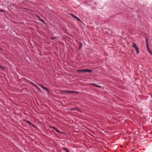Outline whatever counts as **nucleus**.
<instances>
[{"instance_id":"f257e3e1","label":"nucleus","mask_w":152,"mask_h":152,"mask_svg":"<svg viewBox=\"0 0 152 152\" xmlns=\"http://www.w3.org/2000/svg\"><path fill=\"white\" fill-rule=\"evenodd\" d=\"M66 92L67 93H71V94H75L77 93V92L74 91H68L67 90H65L64 91H61V94H63L64 93Z\"/></svg>"},{"instance_id":"f03ea898","label":"nucleus","mask_w":152,"mask_h":152,"mask_svg":"<svg viewBox=\"0 0 152 152\" xmlns=\"http://www.w3.org/2000/svg\"><path fill=\"white\" fill-rule=\"evenodd\" d=\"M38 85L40 86L41 88H43L44 89L47 90L48 92H49L48 90L46 87H44L43 85H42V84H38Z\"/></svg>"},{"instance_id":"7ed1b4c3","label":"nucleus","mask_w":152,"mask_h":152,"mask_svg":"<svg viewBox=\"0 0 152 152\" xmlns=\"http://www.w3.org/2000/svg\"><path fill=\"white\" fill-rule=\"evenodd\" d=\"M132 47H133L134 48L135 50L138 48H137V46H136V45L134 43H132Z\"/></svg>"},{"instance_id":"20e7f679","label":"nucleus","mask_w":152,"mask_h":152,"mask_svg":"<svg viewBox=\"0 0 152 152\" xmlns=\"http://www.w3.org/2000/svg\"><path fill=\"white\" fill-rule=\"evenodd\" d=\"M71 110H76L80 112H81V111L79 109L77 108H75V109H74V108H72V109H71Z\"/></svg>"},{"instance_id":"39448f33","label":"nucleus","mask_w":152,"mask_h":152,"mask_svg":"<svg viewBox=\"0 0 152 152\" xmlns=\"http://www.w3.org/2000/svg\"><path fill=\"white\" fill-rule=\"evenodd\" d=\"M92 71L91 70L88 69H85V72H92Z\"/></svg>"},{"instance_id":"423d86ee","label":"nucleus","mask_w":152,"mask_h":152,"mask_svg":"<svg viewBox=\"0 0 152 152\" xmlns=\"http://www.w3.org/2000/svg\"><path fill=\"white\" fill-rule=\"evenodd\" d=\"M146 48H148L149 46H148V39L147 38L146 39Z\"/></svg>"},{"instance_id":"0eeeda50","label":"nucleus","mask_w":152,"mask_h":152,"mask_svg":"<svg viewBox=\"0 0 152 152\" xmlns=\"http://www.w3.org/2000/svg\"><path fill=\"white\" fill-rule=\"evenodd\" d=\"M77 72H85V69L78 70Z\"/></svg>"},{"instance_id":"6e6552de","label":"nucleus","mask_w":152,"mask_h":152,"mask_svg":"<svg viewBox=\"0 0 152 152\" xmlns=\"http://www.w3.org/2000/svg\"><path fill=\"white\" fill-rule=\"evenodd\" d=\"M34 86H35V87L36 88H37L38 89V90L39 91H41V89L40 88H39L37 86H36V85H35L34 84Z\"/></svg>"},{"instance_id":"1a4fd4ad","label":"nucleus","mask_w":152,"mask_h":152,"mask_svg":"<svg viewBox=\"0 0 152 152\" xmlns=\"http://www.w3.org/2000/svg\"><path fill=\"white\" fill-rule=\"evenodd\" d=\"M63 150L66 151V152L67 151H68V149H67V148H65V147H64L63 148Z\"/></svg>"},{"instance_id":"9d476101","label":"nucleus","mask_w":152,"mask_h":152,"mask_svg":"<svg viewBox=\"0 0 152 152\" xmlns=\"http://www.w3.org/2000/svg\"><path fill=\"white\" fill-rule=\"evenodd\" d=\"M147 49L148 50V52H149L150 53H152V52L151 51V50H150L149 48H147Z\"/></svg>"},{"instance_id":"9b49d317","label":"nucleus","mask_w":152,"mask_h":152,"mask_svg":"<svg viewBox=\"0 0 152 152\" xmlns=\"http://www.w3.org/2000/svg\"><path fill=\"white\" fill-rule=\"evenodd\" d=\"M147 49L148 50V52H149L150 53H152V52L151 51V50H150L149 48H147Z\"/></svg>"},{"instance_id":"f8f14e48","label":"nucleus","mask_w":152,"mask_h":152,"mask_svg":"<svg viewBox=\"0 0 152 152\" xmlns=\"http://www.w3.org/2000/svg\"><path fill=\"white\" fill-rule=\"evenodd\" d=\"M147 49L148 50V52H149L150 53H152V52L151 51V50H150L149 48H147Z\"/></svg>"},{"instance_id":"ddd939ff","label":"nucleus","mask_w":152,"mask_h":152,"mask_svg":"<svg viewBox=\"0 0 152 152\" xmlns=\"http://www.w3.org/2000/svg\"><path fill=\"white\" fill-rule=\"evenodd\" d=\"M79 44H80V46L79 47V49H80L81 47V45H82V44L80 42L79 43Z\"/></svg>"},{"instance_id":"4468645a","label":"nucleus","mask_w":152,"mask_h":152,"mask_svg":"<svg viewBox=\"0 0 152 152\" xmlns=\"http://www.w3.org/2000/svg\"><path fill=\"white\" fill-rule=\"evenodd\" d=\"M70 15L72 16V17H73V18H75L76 17V16H75V15H73L72 14H71Z\"/></svg>"},{"instance_id":"2eb2a0df","label":"nucleus","mask_w":152,"mask_h":152,"mask_svg":"<svg viewBox=\"0 0 152 152\" xmlns=\"http://www.w3.org/2000/svg\"><path fill=\"white\" fill-rule=\"evenodd\" d=\"M51 38L52 39H55L57 38L56 37H53L52 36H51Z\"/></svg>"},{"instance_id":"dca6fc26","label":"nucleus","mask_w":152,"mask_h":152,"mask_svg":"<svg viewBox=\"0 0 152 152\" xmlns=\"http://www.w3.org/2000/svg\"><path fill=\"white\" fill-rule=\"evenodd\" d=\"M136 50V52L137 53H139V50H138V49H137Z\"/></svg>"},{"instance_id":"f3484780","label":"nucleus","mask_w":152,"mask_h":152,"mask_svg":"<svg viewBox=\"0 0 152 152\" xmlns=\"http://www.w3.org/2000/svg\"><path fill=\"white\" fill-rule=\"evenodd\" d=\"M27 122L30 124H32L29 121H27Z\"/></svg>"},{"instance_id":"a211bd4d","label":"nucleus","mask_w":152,"mask_h":152,"mask_svg":"<svg viewBox=\"0 0 152 152\" xmlns=\"http://www.w3.org/2000/svg\"><path fill=\"white\" fill-rule=\"evenodd\" d=\"M40 20L42 21L43 23H44V21L43 20H42V19H40Z\"/></svg>"},{"instance_id":"6ab92c4d","label":"nucleus","mask_w":152,"mask_h":152,"mask_svg":"<svg viewBox=\"0 0 152 152\" xmlns=\"http://www.w3.org/2000/svg\"><path fill=\"white\" fill-rule=\"evenodd\" d=\"M4 10L2 9H0V12H3Z\"/></svg>"},{"instance_id":"aec40b11","label":"nucleus","mask_w":152,"mask_h":152,"mask_svg":"<svg viewBox=\"0 0 152 152\" xmlns=\"http://www.w3.org/2000/svg\"><path fill=\"white\" fill-rule=\"evenodd\" d=\"M54 128V129H55L56 131L57 132H58V130H57L56 128Z\"/></svg>"},{"instance_id":"412c9836","label":"nucleus","mask_w":152,"mask_h":152,"mask_svg":"<svg viewBox=\"0 0 152 152\" xmlns=\"http://www.w3.org/2000/svg\"><path fill=\"white\" fill-rule=\"evenodd\" d=\"M77 19L79 21H80V20L78 18V19Z\"/></svg>"},{"instance_id":"4be33fe9","label":"nucleus","mask_w":152,"mask_h":152,"mask_svg":"<svg viewBox=\"0 0 152 152\" xmlns=\"http://www.w3.org/2000/svg\"><path fill=\"white\" fill-rule=\"evenodd\" d=\"M0 68H1V69H2L3 68V67L0 65Z\"/></svg>"},{"instance_id":"5701e85b","label":"nucleus","mask_w":152,"mask_h":152,"mask_svg":"<svg viewBox=\"0 0 152 152\" xmlns=\"http://www.w3.org/2000/svg\"><path fill=\"white\" fill-rule=\"evenodd\" d=\"M0 68H1V69H2L3 68V67L0 65Z\"/></svg>"},{"instance_id":"b1692460","label":"nucleus","mask_w":152,"mask_h":152,"mask_svg":"<svg viewBox=\"0 0 152 152\" xmlns=\"http://www.w3.org/2000/svg\"><path fill=\"white\" fill-rule=\"evenodd\" d=\"M2 50V49L0 47V51Z\"/></svg>"},{"instance_id":"393cba45","label":"nucleus","mask_w":152,"mask_h":152,"mask_svg":"<svg viewBox=\"0 0 152 152\" xmlns=\"http://www.w3.org/2000/svg\"><path fill=\"white\" fill-rule=\"evenodd\" d=\"M75 18L77 19H78V18L76 16Z\"/></svg>"},{"instance_id":"a878e982","label":"nucleus","mask_w":152,"mask_h":152,"mask_svg":"<svg viewBox=\"0 0 152 152\" xmlns=\"http://www.w3.org/2000/svg\"><path fill=\"white\" fill-rule=\"evenodd\" d=\"M93 85H95V86H97L95 84H93Z\"/></svg>"},{"instance_id":"bb28decb","label":"nucleus","mask_w":152,"mask_h":152,"mask_svg":"<svg viewBox=\"0 0 152 152\" xmlns=\"http://www.w3.org/2000/svg\"><path fill=\"white\" fill-rule=\"evenodd\" d=\"M152 55V53H150Z\"/></svg>"},{"instance_id":"cd10ccee","label":"nucleus","mask_w":152,"mask_h":152,"mask_svg":"<svg viewBox=\"0 0 152 152\" xmlns=\"http://www.w3.org/2000/svg\"><path fill=\"white\" fill-rule=\"evenodd\" d=\"M152 55V53H150Z\"/></svg>"},{"instance_id":"c85d7f7f","label":"nucleus","mask_w":152,"mask_h":152,"mask_svg":"<svg viewBox=\"0 0 152 152\" xmlns=\"http://www.w3.org/2000/svg\"><path fill=\"white\" fill-rule=\"evenodd\" d=\"M66 152H69V151L68 150V151H67Z\"/></svg>"}]
</instances>
